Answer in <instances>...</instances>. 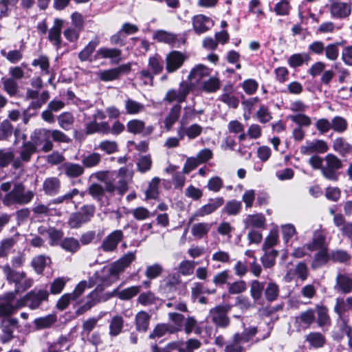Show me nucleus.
<instances>
[{"instance_id": "nucleus-28", "label": "nucleus", "mask_w": 352, "mask_h": 352, "mask_svg": "<svg viewBox=\"0 0 352 352\" xmlns=\"http://www.w3.org/2000/svg\"><path fill=\"white\" fill-rule=\"evenodd\" d=\"M2 270L6 280L10 283H15V285L19 283L26 276L23 272H19L14 270L8 264L4 265L2 267Z\"/></svg>"}, {"instance_id": "nucleus-46", "label": "nucleus", "mask_w": 352, "mask_h": 352, "mask_svg": "<svg viewBox=\"0 0 352 352\" xmlns=\"http://www.w3.org/2000/svg\"><path fill=\"white\" fill-rule=\"evenodd\" d=\"M16 241L13 237L3 239L0 241V258L7 257Z\"/></svg>"}, {"instance_id": "nucleus-3", "label": "nucleus", "mask_w": 352, "mask_h": 352, "mask_svg": "<svg viewBox=\"0 0 352 352\" xmlns=\"http://www.w3.org/2000/svg\"><path fill=\"white\" fill-rule=\"evenodd\" d=\"M80 195L82 197L84 196L85 192H80L77 188H73L70 191L65 193L61 196H58L55 199H52L48 206L44 204H38L32 208V211L36 214H47L50 212L49 206L52 204H69L72 202V199L74 197Z\"/></svg>"}, {"instance_id": "nucleus-11", "label": "nucleus", "mask_w": 352, "mask_h": 352, "mask_svg": "<svg viewBox=\"0 0 352 352\" xmlns=\"http://www.w3.org/2000/svg\"><path fill=\"white\" fill-rule=\"evenodd\" d=\"M123 239V232L121 230H115L104 239L100 249L104 252H113L117 250L118 244Z\"/></svg>"}, {"instance_id": "nucleus-21", "label": "nucleus", "mask_w": 352, "mask_h": 352, "mask_svg": "<svg viewBox=\"0 0 352 352\" xmlns=\"http://www.w3.org/2000/svg\"><path fill=\"white\" fill-rule=\"evenodd\" d=\"M219 100L233 109H236L239 103V99L233 94L232 85H226L223 87V94L219 97Z\"/></svg>"}, {"instance_id": "nucleus-27", "label": "nucleus", "mask_w": 352, "mask_h": 352, "mask_svg": "<svg viewBox=\"0 0 352 352\" xmlns=\"http://www.w3.org/2000/svg\"><path fill=\"white\" fill-rule=\"evenodd\" d=\"M333 148L342 157H346L352 153V145L341 137L334 140L333 142Z\"/></svg>"}, {"instance_id": "nucleus-62", "label": "nucleus", "mask_w": 352, "mask_h": 352, "mask_svg": "<svg viewBox=\"0 0 352 352\" xmlns=\"http://www.w3.org/2000/svg\"><path fill=\"white\" fill-rule=\"evenodd\" d=\"M14 153L10 148L0 150V166L2 168L8 166L14 161Z\"/></svg>"}, {"instance_id": "nucleus-34", "label": "nucleus", "mask_w": 352, "mask_h": 352, "mask_svg": "<svg viewBox=\"0 0 352 352\" xmlns=\"http://www.w3.org/2000/svg\"><path fill=\"white\" fill-rule=\"evenodd\" d=\"M325 235L321 230H316L314 232L313 240L311 243L306 245V248L313 252L317 250L324 248V244L325 242Z\"/></svg>"}, {"instance_id": "nucleus-15", "label": "nucleus", "mask_w": 352, "mask_h": 352, "mask_svg": "<svg viewBox=\"0 0 352 352\" xmlns=\"http://www.w3.org/2000/svg\"><path fill=\"white\" fill-rule=\"evenodd\" d=\"M192 28L195 33L200 34L208 31L213 25V21L204 14H197L192 18Z\"/></svg>"}, {"instance_id": "nucleus-56", "label": "nucleus", "mask_w": 352, "mask_h": 352, "mask_svg": "<svg viewBox=\"0 0 352 352\" xmlns=\"http://www.w3.org/2000/svg\"><path fill=\"white\" fill-rule=\"evenodd\" d=\"M101 162V155L98 153H91L83 157L82 164L83 167L92 168L98 166Z\"/></svg>"}, {"instance_id": "nucleus-16", "label": "nucleus", "mask_w": 352, "mask_h": 352, "mask_svg": "<svg viewBox=\"0 0 352 352\" xmlns=\"http://www.w3.org/2000/svg\"><path fill=\"white\" fill-rule=\"evenodd\" d=\"M228 309L225 306H217L210 311L212 321L219 327L225 328L230 320L227 316Z\"/></svg>"}, {"instance_id": "nucleus-7", "label": "nucleus", "mask_w": 352, "mask_h": 352, "mask_svg": "<svg viewBox=\"0 0 352 352\" xmlns=\"http://www.w3.org/2000/svg\"><path fill=\"white\" fill-rule=\"evenodd\" d=\"M191 89V83L183 80L179 83L178 89H170L166 92L164 100L169 104L177 102V104H180L181 102L186 101Z\"/></svg>"}, {"instance_id": "nucleus-4", "label": "nucleus", "mask_w": 352, "mask_h": 352, "mask_svg": "<svg viewBox=\"0 0 352 352\" xmlns=\"http://www.w3.org/2000/svg\"><path fill=\"white\" fill-rule=\"evenodd\" d=\"M182 277L177 272H171L164 276L160 283L159 289L161 293L166 296H172L182 286Z\"/></svg>"}, {"instance_id": "nucleus-5", "label": "nucleus", "mask_w": 352, "mask_h": 352, "mask_svg": "<svg viewBox=\"0 0 352 352\" xmlns=\"http://www.w3.org/2000/svg\"><path fill=\"white\" fill-rule=\"evenodd\" d=\"M322 175L327 179L336 182L338 179V170L342 167V162L336 155L329 153L324 158Z\"/></svg>"}, {"instance_id": "nucleus-52", "label": "nucleus", "mask_w": 352, "mask_h": 352, "mask_svg": "<svg viewBox=\"0 0 352 352\" xmlns=\"http://www.w3.org/2000/svg\"><path fill=\"white\" fill-rule=\"evenodd\" d=\"M201 346V342L195 338H190L179 346V352H194Z\"/></svg>"}, {"instance_id": "nucleus-41", "label": "nucleus", "mask_w": 352, "mask_h": 352, "mask_svg": "<svg viewBox=\"0 0 352 352\" xmlns=\"http://www.w3.org/2000/svg\"><path fill=\"white\" fill-rule=\"evenodd\" d=\"M305 340L311 346L318 349L321 348L325 344L324 336L319 332H311L307 335Z\"/></svg>"}, {"instance_id": "nucleus-6", "label": "nucleus", "mask_w": 352, "mask_h": 352, "mask_svg": "<svg viewBox=\"0 0 352 352\" xmlns=\"http://www.w3.org/2000/svg\"><path fill=\"white\" fill-rule=\"evenodd\" d=\"M34 138V132L31 135L32 141L24 142L20 147V158L16 159L12 164L13 168L15 169L21 168L23 166V163L28 162L30 160L32 155L37 151V146L42 144V143L36 142Z\"/></svg>"}, {"instance_id": "nucleus-57", "label": "nucleus", "mask_w": 352, "mask_h": 352, "mask_svg": "<svg viewBox=\"0 0 352 352\" xmlns=\"http://www.w3.org/2000/svg\"><path fill=\"white\" fill-rule=\"evenodd\" d=\"M60 245L63 250L71 253L76 252L80 248L78 241L73 237L63 239Z\"/></svg>"}, {"instance_id": "nucleus-30", "label": "nucleus", "mask_w": 352, "mask_h": 352, "mask_svg": "<svg viewBox=\"0 0 352 352\" xmlns=\"http://www.w3.org/2000/svg\"><path fill=\"white\" fill-rule=\"evenodd\" d=\"M124 109L127 114L137 115L144 112L146 107L144 104L128 98L124 101Z\"/></svg>"}, {"instance_id": "nucleus-2", "label": "nucleus", "mask_w": 352, "mask_h": 352, "mask_svg": "<svg viewBox=\"0 0 352 352\" xmlns=\"http://www.w3.org/2000/svg\"><path fill=\"white\" fill-rule=\"evenodd\" d=\"M34 196V191L27 190L23 183L16 182L12 190L3 197L2 202L6 206L14 204L23 206L30 204Z\"/></svg>"}, {"instance_id": "nucleus-9", "label": "nucleus", "mask_w": 352, "mask_h": 352, "mask_svg": "<svg viewBox=\"0 0 352 352\" xmlns=\"http://www.w3.org/2000/svg\"><path fill=\"white\" fill-rule=\"evenodd\" d=\"M224 201V199L221 197L210 199L208 204L200 207L189 217V223L197 220L199 217H204L212 214L223 205Z\"/></svg>"}, {"instance_id": "nucleus-55", "label": "nucleus", "mask_w": 352, "mask_h": 352, "mask_svg": "<svg viewBox=\"0 0 352 352\" xmlns=\"http://www.w3.org/2000/svg\"><path fill=\"white\" fill-rule=\"evenodd\" d=\"M169 320L173 324V329L175 333L183 329L185 321L184 316L177 312H169L168 314Z\"/></svg>"}, {"instance_id": "nucleus-31", "label": "nucleus", "mask_w": 352, "mask_h": 352, "mask_svg": "<svg viewBox=\"0 0 352 352\" xmlns=\"http://www.w3.org/2000/svg\"><path fill=\"white\" fill-rule=\"evenodd\" d=\"M153 38L159 42L173 45H176L178 41L176 34L162 30L155 32Z\"/></svg>"}, {"instance_id": "nucleus-58", "label": "nucleus", "mask_w": 352, "mask_h": 352, "mask_svg": "<svg viewBox=\"0 0 352 352\" xmlns=\"http://www.w3.org/2000/svg\"><path fill=\"white\" fill-rule=\"evenodd\" d=\"M221 82L217 77H210L202 83V89L207 93H214L219 89Z\"/></svg>"}, {"instance_id": "nucleus-50", "label": "nucleus", "mask_w": 352, "mask_h": 352, "mask_svg": "<svg viewBox=\"0 0 352 352\" xmlns=\"http://www.w3.org/2000/svg\"><path fill=\"white\" fill-rule=\"evenodd\" d=\"M153 160L151 155H141L137 162V169L141 173H145L151 170Z\"/></svg>"}, {"instance_id": "nucleus-35", "label": "nucleus", "mask_w": 352, "mask_h": 352, "mask_svg": "<svg viewBox=\"0 0 352 352\" xmlns=\"http://www.w3.org/2000/svg\"><path fill=\"white\" fill-rule=\"evenodd\" d=\"M248 338H245L242 335L236 333L233 337L232 343L228 344L224 349L225 352H243V349L241 346L243 342H248Z\"/></svg>"}, {"instance_id": "nucleus-22", "label": "nucleus", "mask_w": 352, "mask_h": 352, "mask_svg": "<svg viewBox=\"0 0 352 352\" xmlns=\"http://www.w3.org/2000/svg\"><path fill=\"white\" fill-rule=\"evenodd\" d=\"M334 289L343 294L352 292V278L346 274H338L336 278Z\"/></svg>"}, {"instance_id": "nucleus-37", "label": "nucleus", "mask_w": 352, "mask_h": 352, "mask_svg": "<svg viewBox=\"0 0 352 352\" xmlns=\"http://www.w3.org/2000/svg\"><path fill=\"white\" fill-rule=\"evenodd\" d=\"M175 330L172 324L161 323L157 324L153 332L149 335V338L154 339L155 338H161L166 333H175Z\"/></svg>"}, {"instance_id": "nucleus-19", "label": "nucleus", "mask_w": 352, "mask_h": 352, "mask_svg": "<svg viewBox=\"0 0 352 352\" xmlns=\"http://www.w3.org/2000/svg\"><path fill=\"white\" fill-rule=\"evenodd\" d=\"M315 320V311L308 309L295 317V326L298 330L309 327Z\"/></svg>"}, {"instance_id": "nucleus-61", "label": "nucleus", "mask_w": 352, "mask_h": 352, "mask_svg": "<svg viewBox=\"0 0 352 352\" xmlns=\"http://www.w3.org/2000/svg\"><path fill=\"white\" fill-rule=\"evenodd\" d=\"M47 261H50V258L44 255H38L33 258L31 265L37 274H41L47 265Z\"/></svg>"}, {"instance_id": "nucleus-1", "label": "nucleus", "mask_w": 352, "mask_h": 352, "mask_svg": "<svg viewBox=\"0 0 352 352\" xmlns=\"http://www.w3.org/2000/svg\"><path fill=\"white\" fill-rule=\"evenodd\" d=\"M50 138L58 143L68 144L72 142V139L67 135L58 129L50 130L41 128L34 131V139L36 142L43 144L41 151L45 153L53 149L54 144Z\"/></svg>"}, {"instance_id": "nucleus-42", "label": "nucleus", "mask_w": 352, "mask_h": 352, "mask_svg": "<svg viewBox=\"0 0 352 352\" xmlns=\"http://www.w3.org/2000/svg\"><path fill=\"white\" fill-rule=\"evenodd\" d=\"M124 320L120 316H113L109 322V335L111 336H118L123 329Z\"/></svg>"}, {"instance_id": "nucleus-51", "label": "nucleus", "mask_w": 352, "mask_h": 352, "mask_svg": "<svg viewBox=\"0 0 352 352\" xmlns=\"http://www.w3.org/2000/svg\"><path fill=\"white\" fill-rule=\"evenodd\" d=\"M56 321V316L50 314L45 317L36 318L34 323L36 329H41L50 327Z\"/></svg>"}, {"instance_id": "nucleus-12", "label": "nucleus", "mask_w": 352, "mask_h": 352, "mask_svg": "<svg viewBox=\"0 0 352 352\" xmlns=\"http://www.w3.org/2000/svg\"><path fill=\"white\" fill-rule=\"evenodd\" d=\"M186 56L181 52L173 50L166 55V70L168 73H173L178 70L186 60Z\"/></svg>"}, {"instance_id": "nucleus-32", "label": "nucleus", "mask_w": 352, "mask_h": 352, "mask_svg": "<svg viewBox=\"0 0 352 352\" xmlns=\"http://www.w3.org/2000/svg\"><path fill=\"white\" fill-rule=\"evenodd\" d=\"M329 261H330V254L327 252V248L320 249V251L315 254L311 262V268L313 270L320 268L327 264Z\"/></svg>"}, {"instance_id": "nucleus-26", "label": "nucleus", "mask_w": 352, "mask_h": 352, "mask_svg": "<svg viewBox=\"0 0 352 352\" xmlns=\"http://www.w3.org/2000/svg\"><path fill=\"white\" fill-rule=\"evenodd\" d=\"M151 315L144 311H139L135 317V329L139 332H146L148 329Z\"/></svg>"}, {"instance_id": "nucleus-53", "label": "nucleus", "mask_w": 352, "mask_h": 352, "mask_svg": "<svg viewBox=\"0 0 352 352\" xmlns=\"http://www.w3.org/2000/svg\"><path fill=\"white\" fill-rule=\"evenodd\" d=\"M59 126L64 130H70L74 122V118L71 113L64 112L58 116Z\"/></svg>"}, {"instance_id": "nucleus-54", "label": "nucleus", "mask_w": 352, "mask_h": 352, "mask_svg": "<svg viewBox=\"0 0 352 352\" xmlns=\"http://www.w3.org/2000/svg\"><path fill=\"white\" fill-rule=\"evenodd\" d=\"M148 65L154 75L159 74L163 71V61L158 55L149 57Z\"/></svg>"}, {"instance_id": "nucleus-43", "label": "nucleus", "mask_w": 352, "mask_h": 352, "mask_svg": "<svg viewBox=\"0 0 352 352\" xmlns=\"http://www.w3.org/2000/svg\"><path fill=\"white\" fill-rule=\"evenodd\" d=\"M211 225L208 223H197L192 226L191 234L197 239H201L210 230Z\"/></svg>"}, {"instance_id": "nucleus-10", "label": "nucleus", "mask_w": 352, "mask_h": 352, "mask_svg": "<svg viewBox=\"0 0 352 352\" xmlns=\"http://www.w3.org/2000/svg\"><path fill=\"white\" fill-rule=\"evenodd\" d=\"M328 7L333 19H344L351 13V5L340 0H330Z\"/></svg>"}, {"instance_id": "nucleus-17", "label": "nucleus", "mask_w": 352, "mask_h": 352, "mask_svg": "<svg viewBox=\"0 0 352 352\" xmlns=\"http://www.w3.org/2000/svg\"><path fill=\"white\" fill-rule=\"evenodd\" d=\"M48 296V292L45 289L30 291L26 294V298L28 300V307L32 310L38 308L43 301L47 300Z\"/></svg>"}, {"instance_id": "nucleus-8", "label": "nucleus", "mask_w": 352, "mask_h": 352, "mask_svg": "<svg viewBox=\"0 0 352 352\" xmlns=\"http://www.w3.org/2000/svg\"><path fill=\"white\" fill-rule=\"evenodd\" d=\"M135 258V252H128L124 254L118 261L111 263L107 268H104V270H107L109 276L118 279L120 274L124 272Z\"/></svg>"}, {"instance_id": "nucleus-24", "label": "nucleus", "mask_w": 352, "mask_h": 352, "mask_svg": "<svg viewBox=\"0 0 352 352\" xmlns=\"http://www.w3.org/2000/svg\"><path fill=\"white\" fill-rule=\"evenodd\" d=\"M61 169L69 178H76L82 175L85 168L82 165L72 162H66L61 165Z\"/></svg>"}, {"instance_id": "nucleus-44", "label": "nucleus", "mask_w": 352, "mask_h": 352, "mask_svg": "<svg viewBox=\"0 0 352 352\" xmlns=\"http://www.w3.org/2000/svg\"><path fill=\"white\" fill-rule=\"evenodd\" d=\"M279 240V233L278 229H272L267 237L265 239V241L263 244V250H271L272 248L275 246Z\"/></svg>"}, {"instance_id": "nucleus-38", "label": "nucleus", "mask_w": 352, "mask_h": 352, "mask_svg": "<svg viewBox=\"0 0 352 352\" xmlns=\"http://www.w3.org/2000/svg\"><path fill=\"white\" fill-rule=\"evenodd\" d=\"M186 334L189 335L194 332L197 335L201 333V327L199 326L197 320L194 316H188L184 321L183 326Z\"/></svg>"}, {"instance_id": "nucleus-47", "label": "nucleus", "mask_w": 352, "mask_h": 352, "mask_svg": "<svg viewBox=\"0 0 352 352\" xmlns=\"http://www.w3.org/2000/svg\"><path fill=\"white\" fill-rule=\"evenodd\" d=\"M99 44L98 38H95L94 40L91 41L85 48L80 52L78 54V58L81 61L87 60L92 53L94 52L96 47Z\"/></svg>"}, {"instance_id": "nucleus-36", "label": "nucleus", "mask_w": 352, "mask_h": 352, "mask_svg": "<svg viewBox=\"0 0 352 352\" xmlns=\"http://www.w3.org/2000/svg\"><path fill=\"white\" fill-rule=\"evenodd\" d=\"M181 109L182 107L179 104L173 105L170 109L168 115L164 120V126L168 131L172 128L173 125L179 119L181 113Z\"/></svg>"}, {"instance_id": "nucleus-40", "label": "nucleus", "mask_w": 352, "mask_h": 352, "mask_svg": "<svg viewBox=\"0 0 352 352\" xmlns=\"http://www.w3.org/2000/svg\"><path fill=\"white\" fill-rule=\"evenodd\" d=\"M241 209V202L236 199H232L226 202L221 212L228 216H236L239 214Z\"/></svg>"}, {"instance_id": "nucleus-23", "label": "nucleus", "mask_w": 352, "mask_h": 352, "mask_svg": "<svg viewBox=\"0 0 352 352\" xmlns=\"http://www.w3.org/2000/svg\"><path fill=\"white\" fill-rule=\"evenodd\" d=\"M63 21L60 19H56L54 21V25L50 29L48 38L56 47H59L61 43V30Z\"/></svg>"}, {"instance_id": "nucleus-18", "label": "nucleus", "mask_w": 352, "mask_h": 352, "mask_svg": "<svg viewBox=\"0 0 352 352\" xmlns=\"http://www.w3.org/2000/svg\"><path fill=\"white\" fill-rule=\"evenodd\" d=\"M42 188L45 195L55 196L60 192L61 182L57 177H49L43 181Z\"/></svg>"}, {"instance_id": "nucleus-29", "label": "nucleus", "mask_w": 352, "mask_h": 352, "mask_svg": "<svg viewBox=\"0 0 352 352\" xmlns=\"http://www.w3.org/2000/svg\"><path fill=\"white\" fill-rule=\"evenodd\" d=\"M210 74V69L202 65H198L192 69L188 78L190 80L199 82L203 78Z\"/></svg>"}, {"instance_id": "nucleus-14", "label": "nucleus", "mask_w": 352, "mask_h": 352, "mask_svg": "<svg viewBox=\"0 0 352 352\" xmlns=\"http://www.w3.org/2000/svg\"><path fill=\"white\" fill-rule=\"evenodd\" d=\"M127 131L130 133L142 134L143 135H148L153 132L154 127L152 125L146 126L145 122L139 119H133L129 120L126 124Z\"/></svg>"}, {"instance_id": "nucleus-25", "label": "nucleus", "mask_w": 352, "mask_h": 352, "mask_svg": "<svg viewBox=\"0 0 352 352\" xmlns=\"http://www.w3.org/2000/svg\"><path fill=\"white\" fill-rule=\"evenodd\" d=\"M265 218L261 213L248 214L244 219L243 223L245 229L248 228H264L265 226Z\"/></svg>"}, {"instance_id": "nucleus-48", "label": "nucleus", "mask_w": 352, "mask_h": 352, "mask_svg": "<svg viewBox=\"0 0 352 352\" xmlns=\"http://www.w3.org/2000/svg\"><path fill=\"white\" fill-rule=\"evenodd\" d=\"M265 254L261 257V262L265 268H270L275 264L276 258L278 254V252L275 250H264Z\"/></svg>"}, {"instance_id": "nucleus-13", "label": "nucleus", "mask_w": 352, "mask_h": 352, "mask_svg": "<svg viewBox=\"0 0 352 352\" xmlns=\"http://www.w3.org/2000/svg\"><path fill=\"white\" fill-rule=\"evenodd\" d=\"M329 150L327 143L322 140L307 141L300 146V151L302 155H309L312 153H324Z\"/></svg>"}, {"instance_id": "nucleus-20", "label": "nucleus", "mask_w": 352, "mask_h": 352, "mask_svg": "<svg viewBox=\"0 0 352 352\" xmlns=\"http://www.w3.org/2000/svg\"><path fill=\"white\" fill-rule=\"evenodd\" d=\"M122 52L117 48L101 47L96 52V56L98 58H109L111 63L118 64L122 60Z\"/></svg>"}, {"instance_id": "nucleus-39", "label": "nucleus", "mask_w": 352, "mask_h": 352, "mask_svg": "<svg viewBox=\"0 0 352 352\" xmlns=\"http://www.w3.org/2000/svg\"><path fill=\"white\" fill-rule=\"evenodd\" d=\"M265 289V283L260 282L258 280H254L250 284V296L254 300V302H258L262 297Z\"/></svg>"}, {"instance_id": "nucleus-60", "label": "nucleus", "mask_w": 352, "mask_h": 352, "mask_svg": "<svg viewBox=\"0 0 352 352\" xmlns=\"http://www.w3.org/2000/svg\"><path fill=\"white\" fill-rule=\"evenodd\" d=\"M160 182L159 177H154L152 179L148 184V188L145 191L146 198L148 199H156L158 197V186Z\"/></svg>"}, {"instance_id": "nucleus-33", "label": "nucleus", "mask_w": 352, "mask_h": 352, "mask_svg": "<svg viewBox=\"0 0 352 352\" xmlns=\"http://www.w3.org/2000/svg\"><path fill=\"white\" fill-rule=\"evenodd\" d=\"M310 60L311 56L308 53H298L290 56L287 63L291 67L296 68L302 66L304 63L308 64Z\"/></svg>"}, {"instance_id": "nucleus-45", "label": "nucleus", "mask_w": 352, "mask_h": 352, "mask_svg": "<svg viewBox=\"0 0 352 352\" xmlns=\"http://www.w3.org/2000/svg\"><path fill=\"white\" fill-rule=\"evenodd\" d=\"M317 322L319 327H322L330 324V318L327 307L322 305H316Z\"/></svg>"}, {"instance_id": "nucleus-49", "label": "nucleus", "mask_w": 352, "mask_h": 352, "mask_svg": "<svg viewBox=\"0 0 352 352\" xmlns=\"http://www.w3.org/2000/svg\"><path fill=\"white\" fill-rule=\"evenodd\" d=\"M195 266V262L190 260H184L181 261L177 267L178 272L180 276H190L192 274Z\"/></svg>"}, {"instance_id": "nucleus-59", "label": "nucleus", "mask_w": 352, "mask_h": 352, "mask_svg": "<svg viewBox=\"0 0 352 352\" xmlns=\"http://www.w3.org/2000/svg\"><path fill=\"white\" fill-rule=\"evenodd\" d=\"M279 294V287L274 282H269L265 288V296L267 301L276 300Z\"/></svg>"}, {"instance_id": "nucleus-64", "label": "nucleus", "mask_w": 352, "mask_h": 352, "mask_svg": "<svg viewBox=\"0 0 352 352\" xmlns=\"http://www.w3.org/2000/svg\"><path fill=\"white\" fill-rule=\"evenodd\" d=\"M289 119L298 125V127H309L311 124V119L303 113L289 116Z\"/></svg>"}, {"instance_id": "nucleus-63", "label": "nucleus", "mask_w": 352, "mask_h": 352, "mask_svg": "<svg viewBox=\"0 0 352 352\" xmlns=\"http://www.w3.org/2000/svg\"><path fill=\"white\" fill-rule=\"evenodd\" d=\"M32 65L34 67H39L43 74H50V60L47 56H39L33 60Z\"/></svg>"}]
</instances>
